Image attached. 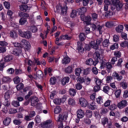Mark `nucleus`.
Returning <instances> with one entry per match:
<instances>
[{"label":"nucleus","mask_w":128,"mask_h":128,"mask_svg":"<svg viewBox=\"0 0 128 128\" xmlns=\"http://www.w3.org/2000/svg\"><path fill=\"white\" fill-rule=\"evenodd\" d=\"M4 58L5 62H10L14 60V56L12 55H8L4 56Z\"/></svg>","instance_id":"8"},{"label":"nucleus","mask_w":128,"mask_h":128,"mask_svg":"<svg viewBox=\"0 0 128 128\" xmlns=\"http://www.w3.org/2000/svg\"><path fill=\"white\" fill-rule=\"evenodd\" d=\"M77 82L80 84H82V82H84V78L82 77L78 78H77Z\"/></svg>","instance_id":"55"},{"label":"nucleus","mask_w":128,"mask_h":128,"mask_svg":"<svg viewBox=\"0 0 128 128\" xmlns=\"http://www.w3.org/2000/svg\"><path fill=\"white\" fill-rule=\"evenodd\" d=\"M70 62V59L68 57H65L62 60V64H68Z\"/></svg>","instance_id":"15"},{"label":"nucleus","mask_w":128,"mask_h":128,"mask_svg":"<svg viewBox=\"0 0 128 128\" xmlns=\"http://www.w3.org/2000/svg\"><path fill=\"white\" fill-rule=\"evenodd\" d=\"M42 75V72L40 70H38L36 72V76L37 78H40Z\"/></svg>","instance_id":"56"},{"label":"nucleus","mask_w":128,"mask_h":128,"mask_svg":"<svg viewBox=\"0 0 128 128\" xmlns=\"http://www.w3.org/2000/svg\"><path fill=\"white\" fill-rule=\"evenodd\" d=\"M92 16L94 20H98V15L96 13H92Z\"/></svg>","instance_id":"63"},{"label":"nucleus","mask_w":128,"mask_h":128,"mask_svg":"<svg viewBox=\"0 0 128 128\" xmlns=\"http://www.w3.org/2000/svg\"><path fill=\"white\" fill-rule=\"evenodd\" d=\"M118 60V58L116 56L113 57L111 60V64H114Z\"/></svg>","instance_id":"60"},{"label":"nucleus","mask_w":128,"mask_h":128,"mask_svg":"<svg viewBox=\"0 0 128 128\" xmlns=\"http://www.w3.org/2000/svg\"><path fill=\"white\" fill-rule=\"evenodd\" d=\"M10 98V91L8 90L4 94V98L6 100H8L9 98Z\"/></svg>","instance_id":"28"},{"label":"nucleus","mask_w":128,"mask_h":128,"mask_svg":"<svg viewBox=\"0 0 128 128\" xmlns=\"http://www.w3.org/2000/svg\"><path fill=\"white\" fill-rule=\"evenodd\" d=\"M84 116V112L82 110H78L77 112V118H82Z\"/></svg>","instance_id":"7"},{"label":"nucleus","mask_w":128,"mask_h":128,"mask_svg":"<svg viewBox=\"0 0 128 128\" xmlns=\"http://www.w3.org/2000/svg\"><path fill=\"white\" fill-rule=\"evenodd\" d=\"M68 104H69V106H74L76 105V101L70 98L68 100Z\"/></svg>","instance_id":"22"},{"label":"nucleus","mask_w":128,"mask_h":128,"mask_svg":"<svg viewBox=\"0 0 128 128\" xmlns=\"http://www.w3.org/2000/svg\"><path fill=\"white\" fill-rule=\"evenodd\" d=\"M108 122V118H107L104 117L102 119V124L104 126Z\"/></svg>","instance_id":"27"},{"label":"nucleus","mask_w":128,"mask_h":128,"mask_svg":"<svg viewBox=\"0 0 128 128\" xmlns=\"http://www.w3.org/2000/svg\"><path fill=\"white\" fill-rule=\"evenodd\" d=\"M13 80L14 84H20V78L19 76H17L14 78Z\"/></svg>","instance_id":"43"},{"label":"nucleus","mask_w":128,"mask_h":128,"mask_svg":"<svg viewBox=\"0 0 128 128\" xmlns=\"http://www.w3.org/2000/svg\"><path fill=\"white\" fill-rule=\"evenodd\" d=\"M108 108L110 110H114L116 108V105L112 104L108 107Z\"/></svg>","instance_id":"52"},{"label":"nucleus","mask_w":128,"mask_h":128,"mask_svg":"<svg viewBox=\"0 0 128 128\" xmlns=\"http://www.w3.org/2000/svg\"><path fill=\"white\" fill-rule=\"evenodd\" d=\"M94 56H96L97 60L93 61L92 64L94 66H96V64H98V60H102V58H100V54L98 52H95V54H94Z\"/></svg>","instance_id":"3"},{"label":"nucleus","mask_w":128,"mask_h":128,"mask_svg":"<svg viewBox=\"0 0 128 128\" xmlns=\"http://www.w3.org/2000/svg\"><path fill=\"white\" fill-rule=\"evenodd\" d=\"M123 98H128V91L127 90L124 92L123 94Z\"/></svg>","instance_id":"64"},{"label":"nucleus","mask_w":128,"mask_h":128,"mask_svg":"<svg viewBox=\"0 0 128 128\" xmlns=\"http://www.w3.org/2000/svg\"><path fill=\"white\" fill-rule=\"evenodd\" d=\"M65 72L66 74H72V66H68L66 68Z\"/></svg>","instance_id":"26"},{"label":"nucleus","mask_w":128,"mask_h":128,"mask_svg":"<svg viewBox=\"0 0 128 128\" xmlns=\"http://www.w3.org/2000/svg\"><path fill=\"white\" fill-rule=\"evenodd\" d=\"M20 44L22 46L21 48H24L26 50H30V44L24 39H22L20 41Z\"/></svg>","instance_id":"1"},{"label":"nucleus","mask_w":128,"mask_h":128,"mask_svg":"<svg viewBox=\"0 0 128 128\" xmlns=\"http://www.w3.org/2000/svg\"><path fill=\"white\" fill-rule=\"evenodd\" d=\"M110 90H112V88L108 86H104L103 88V92H105V94H108V92H110Z\"/></svg>","instance_id":"34"},{"label":"nucleus","mask_w":128,"mask_h":128,"mask_svg":"<svg viewBox=\"0 0 128 128\" xmlns=\"http://www.w3.org/2000/svg\"><path fill=\"white\" fill-rule=\"evenodd\" d=\"M112 76H114V78H116L118 82H120L122 80V76H120L116 72H114L113 73Z\"/></svg>","instance_id":"9"},{"label":"nucleus","mask_w":128,"mask_h":128,"mask_svg":"<svg viewBox=\"0 0 128 128\" xmlns=\"http://www.w3.org/2000/svg\"><path fill=\"white\" fill-rule=\"evenodd\" d=\"M128 102L126 100H123L120 102L118 103V106L119 108H124L125 106H126Z\"/></svg>","instance_id":"5"},{"label":"nucleus","mask_w":128,"mask_h":128,"mask_svg":"<svg viewBox=\"0 0 128 128\" xmlns=\"http://www.w3.org/2000/svg\"><path fill=\"white\" fill-rule=\"evenodd\" d=\"M18 34L22 38H24L26 36V32H22V30H18Z\"/></svg>","instance_id":"46"},{"label":"nucleus","mask_w":128,"mask_h":128,"mask_svg":"<svg viewBox=\"0 0 128 128\" xmlns=\"http://www.w3.org/2000/svg\"><path fill=\"white\" fill-rule=\"evenodd\" d=\"M69 94L71 96H76V92L74 89H70L69 90Z\"/></svg>","instance_id":"38"},{"label":"nucleus","mask_w":128,"mask_h":128,"mask_svg":"<svg viewBox=\"0 0 128 128\" xmlns=\"http://www.w3.org/2000/svg\"><path fill=\"white\" fill-rule=\"evenodd\" d=\"M122 93V90H118L115 92V96L116 98H120V94Z\"/></svg>","instance_id":"49"},{"label":"nucleus","mask_w":128,"mask_h":128,"mask_svg":"<svg viewBox=\"0 0 128 128\" xmlns=\"http://www.w3.org/2000/svg\"><path fill=\"white\" fill-rule=\"evenodd\" d=\"M87 118H92V112L90 110H87L86 112Z\"/></svg>","instance_id":"39"},{"label":"nucleus","mask_w":128,"mask_h":128,"mask_svg":"<svg viewBox=\"0 0 128 128\" xmlns=\"http://www.w3.org/2000/svg\"><path fill=\"white\" fill-rule=\"evenodd\" d=\"M4 6L5 8L8 10H9V8H10V3L8 2H4Z\"/></svg>","instance_id":"61"},{"label":"nucleus","mask_w":128,"mask_h":128,"mask_svg":"<svg viewBox=\"0 0 128 128\" xmlns=\"http://www.w3.org/2000/svg\"><path fill=\"white\" fill-rule=\"evenodd\" d=\"M18 14L19 16H20V18H28L30 16V15H28V14L23 12H20L18 13Z\"/></svg>","instance_id":"31"},{"label":"nucleus","mask_w":128,"mask_h":128,"mask_svg":"<svg viewBox=\"0 0 128 128\" xmlns=\"http://www.w3.org/2000/svg\"><path fill=\"white\" fill-rule=\"evenodd\" d=\"M112 4L115 6H116L117 10H120L122 8V4L120 2V0H112Z\"/></svg>","instance_id":"2"},{"label":"nucleus","mask_w":128,"mask_h":128,"mask_svg":"<svg viewBox=\"0 0 128 128\" xmlns=\"http://www.w3.org/2000/svg\"><path fill=\"white\" fill-rule=\"evenodd\" d=\"M118 48V43H115L110 47V50H113L115 48Z\"/></svg>","instance_id":"58"},{"label":"nucleus","mask_w":128,"mask_h":128,"mask_svg":"<svg viewBox=\"0 0 128 128\" xmlns=\"http://www.w3.org/2000/svg\"><path fill=\"white\" fill-rule=\"evenodd\" d=\"M110 44V41L108 39H106L102 42V46H104V48H108Z\"/></svg>","instance_id":"30"},{"label":"nucleus","mask_w":128,"mask_h":128,"mask_svg":"<svg viewBox=\"0 0 128 128\" xmlns=\"http://www.w3.org/2000/svg\"><path fill=\"white\" fill-rule=\"evenodd\" d=\"M31 100V105L34 106L35 104H36L38 102V98L36 96H32L30 98Z\"/></svg>","instance_id":"12"},{"label":"nucleus","mask_w":128,"mask_h":128,"mask_svg":"<svg viewBox=\"0 0 128 128\" xmlns=\"http://www.w3.org/2000/svg\"><path fill=\"white\" fill-rule=\"evenodd\" d=\"M11 104L13 106H14V108H18L20 106V102H18V100H13Z\"/></svg>","instance_id":"25"},{"label":"nucleus","mask_w":128,"mask_h":128,"mask_svg":"<svg viewBox=\"0 0 128 128\" xmlns=\"http://www.w3.org/2000/svg\"><path fill=\"white\" fill-rule=\"evenodd\" d=\"M80 104L82 106H83L84 108H86V106H88V101L84 99V98H80L79 100Z\"/></svg>","instance_id":"6"},{"label":"nucleus","mask_w":128,"mask_h":128,"mask_svg":"<svg viewBox=\"0 0 128 128\" xmlns=\"http://www.w3.org/2000/svg\"><path fill=\"white\" fill-rule=\"evenodd\" d=\"M104 2L106 4L104 6V10L106 11L108 10V4H110V2L108 0H104Z\"/></svg>","instance_id":"24"},{"label":"nucleus","mask_w":128,"mask_h":128,"mask_svg":"<svg viewBox=\"0 0 128 128\" xmlns=\"http://www.w3.org/2000/svg\"><path fill=\"white\" fill-rule=\"evenodd\" d=\"M90 46L91 48H94V50H98V46L97 45L96 43H95L94 41H92L90 42Z\"/></svg>","instance_id":"21"},{"label":"nucleus","mask_w":128,"mask_h":128,"mask_svg":"<svg viewBox=\"0 0 128 128\" xmlns=\"http://www.w3.org/2000/svg\"><path fill=\"white\" fill-rule=\"evenodd\" d=\"M26 22V18L24 17H21L19 20V24L20 26H24Z\"/></svg>","instance_id":"18"},{"label":"nucleus","mask_w":128,"mask_h":128,"mask_svg":"<svg viewBox=\"0 0 128 128\" xmlns=\"http://www.w3.org/2000/svg\"><path fill=\"white\" fill-rule=\"evenodd\" d=\"M6 52V46H2L0 47V54H3V52Z\"/></svg>","instance_id":"54"},{"label":"nucleus","mask_w":128,"mask_h":128,"mask_svg":"<svg viewBox=\"0 0 128 128\" xmlns=\"http://www.w3.org/2000/svg\"><path fill=\"white\" fill-rule=\"evenodd\" d=\"M70 82V78L66 76L62 78V86H66L68 82Z\"/></svg>","instance_id":"17"},{"label":"nucleus","mask_w":128,"mask_h":128,"mask_svg":"<svg viewBox=\"0 0 128 128\" xmlns=\"http://www.w3.org/2000/svg\"><path fill=\"white\" fill-rule=\"evenodd\" d=\"M54 102L55 104H60L62 103V99L56 98L54 100Z\"/></svg>","instance_id":"48"},{"label":"nucleus","mask_w":128,"mask_h":128,"mask_svg":"<svg viewBox=\"0 0 128 128\" xmlns=\"http://www.w3.org/2000/svg\"><path fill=\"white\" fill-rule=\"evenodd\" d=\"M25 38H32V33L30 31L25 32Z\"/></svg>","instance_id":"35"},{"label":"nucleus","mask_w":128,"mask_h":128,"mask_svg":"<svg viewBox=\"0 0 128 128\" xmlns=\"http://www.w3.org/2000/svg\"><path fill=\"white\" fill-rule=\"evenodd\" d=\"M62 110V108L60 106H56V108L54 110V114H60Z\"/></svg>","instance_id":"36"},{"label":"nucleus","mask_w":128,"mask_h":128,"mask_svg":"<svg viewBox=\"0 0 128 128\" xmlns=\"http://www.w3.org/2000/svg\"><path fill=\"white\" fill-rule=\"evenodd\" d=\"M10 34L12 38H18V34L16 31H10Z\"/></svg>","instance_id":"19"},{"label":"nucleus","mask_w":128,"mask_h":128,"mask_svg":"<svg viewBox=\"0 0 128 128\" xmlns=\"http://www.w3.org/2000/svg\"><path fill=\"white\" fill-rule=\"evenodd\" d=\"M120 84L122 88L126 90V88H128V83H126V82H121Z\"/></svg>","instance_id":"42"},{"label":"nucleus","mask_w":128,"mask_h":128,"mask_svg":"<svg viewBox=\"0 0 128 128\" xmlns=\"http://www.w3.org/2000/svg\"><path fill=\"white\" fill-rule=\"evenodd\" d=\"M102 83V81L100 79H96V86H100V85Z\"/></svg>","instance_id":"59"},{"label":"nucleus","mask_w":128,"mask_h":128,"mask_svg":"<svg viewBox=\"0 0 128 128\" xmlns=\"http://www.w3.org/2000/svg\"><path fill=\"white\" fill-rule=\"evenodd\" d=\"M82 72V69L80 68H77L75 70V74L77 76H80V74Z\"/></svg>","instance_id":"41"},{"label":"nucleus","mask_w":128,"mask_h":128,"mask_svg":"<svg viewBox=\"0 0 128 128\" xmlns=\"http://www.w3.org/2000/svg\"><path fill=\"white\" fill-rule=\"evenodd\" d=\"M78 12L79 14H84L85 12H86V7H82L78 10Z\"/></svg>","instance_id":"20"},{"label":"nucleus","mask_w":128,"mask_h":128,"mask_svg":"<svg viewBox=\"0 0 128 128\" xmlns=\"http://www.w3.org/2000/svg\"><path fill=\"white\" fill-rule=\"evenodd\" d=\"M68 118V114H60L59 115L58 122H62V120H66V118Z\"/></svg>","instance_id":"10"},{"label":"nucleus","mask_w":128,"mask_h":128,"mask_svg":"<svg viewBox=\"0 0 128 128\" xmlns=\"http://www.w3.org/2000/svg\"><path fill=\"white\" fill-rule=\"evenodd\" d=\"M50 84H56V77H52L50 78Z\"/></svg>","instance_id":"33"},{"label":"nucleus","mask_w":128,"mask_h":128,"mask_svg":"<svg viewBox=\"0 0 128 128\" xmlns=\"http://www.w3.org/2000/svg\"><path fill=\"white\" fill-rule=\"evenodd\" d=\"M79 38L80 42H84L86 40V34L84 33H80L79 35Z\"/></svg>","instance_id":"32"},{"label":"nucleus","mask_w":128,"mask_h":128,"mask_svg":"<svg viewBox=\"0 0 128 128\" xmlns=\"http://www.w3.org/2000/svg\"><path fill=\"white\" fill-rule=\"evenodd\" d=\"M102 42V38H99L96 40V44H97V46H100Z\"/></svg>","instance_id":"62"},{"label":"nucleus","mask_w":128,"mask_h":128,"mask_svg":"<svg viewBox=\"0 0 128 128\" xmlns=\"http://www.w3.org/2000/svg\"><path fill=\"white\" fill-rule=\"evenodd\" d=\"M96 102L99 104H104V100H102V96H100L96 98Z\"/></svg>","instance_id":"40"},{"label":"nucleus","mask_w":128,"mask_h":128,"mask_svg":"<svg viewBox=\"0 0 128 128\" xmlns=\"http://www.w3.org/2000/svg\"><path fill=\"white\" fill-rule=\"evenodd\" d=\"M52 120H48L42 124V128H52Z\"/></svg>","instance_id":"4"},{"label":"nucleus","mask_w":128,"mask_h":128,"mask_svg":"<svg viewBox=\"0 0 128 128\" xmlns=\"http://www.w3.org/2000/svg\"><path fill=\"white\" fill-rule=\"evenodd\" d=\"M2 82H10V78L8 76L3 77L2 78Z\"/></svg>","instance_id":"45"},{"label":"nucleus","mask_w":128,"mask_h":128,"mask_svg":"<svg viewBox=\"0 0 128 128\" xmlns=\"http://www.w3.org/2000/svg\"><path fill=\"white\" fill-rule=\"evenodd\" d=\"M20 10L22 12H28L30 10V8L28 6V5H21L20 6Z\"/></svg>","instance_id":"14"},{"label":"nucleus","mask_w":128,"mask_h":128,"mask_svg":"<svg viewBox=\"0 0 128 128\" xmlns=\"http://www.w3.org/2000/svg\"><path fill=\"white\" fill-rule=\"evenodd\" d=\"M22 48H18V49L14 50L12 52V54H14L17 56H19L20 54H22Z\"/></svg>","instance_id":"11"},{"label":"nucleus","mask_w":128,"mask_h":128,"mask_svg":"<svg viewBox=\"0 0 128 128\" xmlns=\"http://www.w3.org/2000/svg\"><path fill=\"white\" fill-rule=\"evenodd\" d=\"M52 72V68H46L44 70V74L45 76H46L48 74V72Z\"/></svg>","instance_id":"51"},{"label":"nucleus","mask_w":128,"mask_h":128,"mask_svg":"<svg viewBox=\"0 0 128 128\" xmlns=\"http://www.w3.org/2000/svg\"><path fill=\"white\" fill-rule=\"evenodd\" d=\"M116 30L117 32H122L124 30V26L119 25L116 28Z\"/></svg>","instance_id":"23"},{"label":"nucleus","mask_w":128,"mask_h":128,"mask_svg":"<svg viewBox=\"0 0 128 128\" xmlns=\"http://www.w3.org/2000/svg\"><path fill=\"white\" fill-rule=\"evenodd\" d=\"M11 121H12L11 118H10L7 117L3 121V124H4V126H9L10 124Z\"/></svg>","instance_id":"16"},{"label":"nucleus","mask_w":128,"mask_h":128,"mask_svg":"<svg viewBox=\"0 0 128 128\" xmlns=\"http://www.w3.org/2000/svg\"><path fill=\"white\" fill-rule=\"evenodd\" d=\"M106 68L108 70V72H110V68H112V64H110V63L107 62L106 64Z\"/></svg>","instance_id":"50"},{"label":"nucleus","mask_w":128,"mask_h":128,"mask_svg":"<svg viewBox=\"0 0 128 128\" xmlns=\"http://www.w3.org/2000/svg\"><path fill=\"white\" fill-rule=\"evenodd\" d=\"M110 102H112V101L110 100H108L104 103V106L105 108H108V106H109L110 104Z\"/></svg>","instance_id":"57"},{"label":"nucleus","mask_w":128,"mask_h":128,"mask_svg":"<svg viewBox=\"0 0 128 128\" xmlns=\"http://www.w3.org/2000/svg\"><path fill=\"white\" fill-rule=\"evenodd\" d=\"M72 38V37L69 36L68 34H66L64 36L62 35L60 36V40H70Z\"/></svg>","instance_id":"37"},{"label":"nucleus","mask_w":128,"mask_h":128,"mask_svg":"<svg viewBox=\"0 0 128 128\" xmlns=\"http://www.w3.org/2000/svg\"><path fill=\"white\" fill-rule=\"evenodd\" d=\"M94 60H92V58H90L88 60H87L86 62V64H87L88 66H92V62Z\"/></svg>","instance_id":"44"},{"label":"nucleus","mask_w":128,"mask_h":128,"mask_svg":"<svg viewBox=\"0 0 128 128\" xmlns=\"http://www.w3.org/2000/svg\"><path fill=\"white\" fill-rule=\"evenodd\" d=\"M24 84H22V83H20L18 84L16 88L18 90H22L24 88Z\"/></svg>","instance_id":"47"},{"label":"nucleus","mask_w":128,"mask_h":128,"mask_svg":"<svg viewBox=\"0 0 128 128\" xmlns=\"http://www.w3.org/2000/svg\"><path fill=\"white\" fill-rule=\"evenodd\" d=\"M70 16L71 18H76V10H72L70 14Z\"/></svg>","instance_id":"53"},{"label":"nucleus","mask_w":128,"mask_h":128,"mask_svg":"<svg viewBox=\"0 0 128 128\" xmlns=\"http://www.w3.org/2000/svg\"><path fill=\"white\" fill-rule=\"evenodd\" d=\"M92 21V18L90 16H87L85 17L84 21V23L86 24L87 26L90 24V22Z\"/></svg>","instance_id":"13"},{"label":"nucleus","mask_w":128,"mask_h":128,"mask_svg":"<svg viewBox=\"0 0 128 128\" xmlns=\"http://www.w3.org/2000/svg\"><path fill=\"white\" fill-rule=\"evenodd\" d=\"M61 10H62V14L63 16H64V14H66V12H68V7L64 6V7H61Z\"/></svg>","instance_id":"29"}]
</instances>
